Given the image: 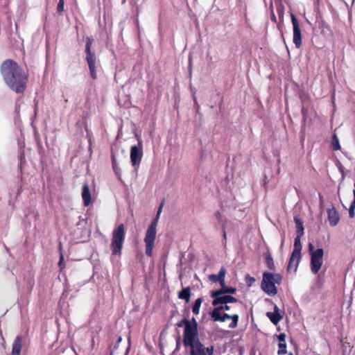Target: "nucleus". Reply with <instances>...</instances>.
<instances>
[{"label": "nucleus", "instance_id": "2f4dec72", "mask_svg": "<svg viewBox=\"0 0 355 355\" xmlns=\"http://www.w3.org/2000/svg\"><path fill=\"white\" fill-rule=\"evenodd\" d=\"M58 266L60 267V270H63L65 268V263L64 262V255L62 253H61L60 256V260L58 262Z\"/></svg>", "mask_w": 355, "mask_h": 355}, {"label": "nucleus", "instance_id": "393cba45", "mask_svg": "<svg viewBox=\"0 0 355 355\" xmlns=\"http://www.w3.org/2000/svg\"><path fill=\"white\" fill-rule=\"evenodd\" d=\"M294 220H295V223L296 224L297 234H299L300 236H303V234H304L303 222L300 218H298L297 217H295Z\"/></svg>", "mask_w": 355, "mask_h": 355}, {"label": "nucleus", "instance_id": "aec40b11", "mask_svg": "<svg viewBox=\"0 0 355 355\" xmlns=\"http://www.w3.org/2000/svg\"><path fill=\"white\" fill-rule=\"evenodd\" d=\"M178 298L184 300L187 303L190 301L191 296V288L189 286L183 288L182 291L178 292Z\"/></svg>", "mask_w": 355, "mask_h": 355}, {"label": "nucleus", "instance_id": "c9c22d12", "mask_svg": "<svg viewBox=\"0 0 355 355\" xmlns=\"http://www.w3.org/2000/svg\"><path fill=\"white\" fill-rule=\"evenodd\" d=\"M214 216H215V217L216 218V219L218 220V222L220 220H222V219L224 218V217H223V216H222V214L219 211H216L214 213Z\"/></svg>", "mask_w": 355, "mask_h": 355}, {"label": "nucleus", "instance_id": "6e6552de", "mask_svg": "<svg viewBox=\"0 0 355 355\" xmlns=\"http://www.w3.org/2000/svg\"><path fill=\"white\" fill-rule=\"evenodd\" d=\"M143 157V148L141 141H139V146L134 145L130 148V162L135 171L137 172Z\"/></svg>", "mask_w": 355, "mask_h": 355}, {"label": "nucleus", "instance_id": "f257e3e1", "mask_svg": "<svg viewBox=\"0 0 355 355\" xmlns=\"http://www.w3.org/2000/svg\"><path fill=\"white\" fill-rule=\"evenodd\" d=\"M0 72L6 84L11 89H25L28 73L15 61L6 59L0 66Z\"/></svg>", "mask_w": 355, "mask_h": 355}, {"label": "nucleus", "instance_id": "0eeeda50", "mask_svg": "<svg viewBox=\"0 0 355 355\" xmlns=\"http://www.w3.org/2000/svg\"><path fill=\"white\" fill-rule=\"evenodd\" d=\"M189 347V355H214V346L211 345L205 347V345L200 340L199 338L193 340V343H189L187 345Z\"/></svg>", "mask_w": 355, "mask_h": 355}, {"label": "nucleus", "instance_id": "e433bc0d", "mask_svg": "<svg viewBox=\"0 0 355 355\" xmlns=\"http://www.w3.org/2000/svg\"><path fill=\"white\" fill-rule=\"evenodd\" d=\"M230 306H228L227 304H224L221 306H216L214 309H221V311H222L223 310L228 311V310H230Z\"/></svg>", "mask_w": 355, "mask_h": 355}, {"label": "nucleus", "instance_id": "a878e982", "mask_svg": "<svg viewBox=\"0 0 355 355\" xmlns=\"http://www.w3.org/2000/svg\"><path fill=\"white\" fill-rule=\"evenodd\" d=\"M111 159H112V164L113 170L117 175H119L120 168L118 166V164L116 163V156L113 151H112V153H111Z\"/></svg>", "mask_w": 355, "mask_h": 355}, {"label": "nucleus", "instance_id": "412c9836", "mask_svg": "<svg viewBox=\"0 0 355 355\" xmlns=\"http://www.w3.org/2000/svg\"><path fill=\"white\" fill-rule=\"evenodd\" d=\"M263 257L265 258L267 267L270 270H274L275 268V266L271 254L269 252H266L263 254Z\"/></svg>", "mask_w": 355, "mask_h": 355}, {"label": "nucleus", "instance_id": "bb28decb", "mask_svg": "<svg viewBox=\"0 0 355 355\" xmlns=\"http://www.w3.org/2000/svg\"><path fill=\"white\" fill-rule=\"evenodd\" d=\"M277 12L279 16V21H283L284 20V6L279 3L278 5H277Z\"/></svg>", "mask_w": 355, "mask_h": 355}, {"label": "nucleus", "instance_id": "49530a36", "mask_svg": "<svg viewBox=\"0 0 355 355\" xmlns=\"http://www.w3.org/2000/svg\"><path fill=\"white\" fill-rule=\"evenodd\" d=\"M24 90H18V89H16L15 92L16 93H21V92H23Z\"/></svg>", "mask_w": 355, "mask_h": 355}, {"label": "nucleus", "instance_id": "c85d7f7f", "mask_svg": "<svg viewBox=\"0 0 355 355\" xmlns=\"http://www.w3.org/2000/svg\"><path fill=\"white\" fill-rule=\"evenodd\" d=\"M332 147L334 150H338L340 149V145L339 144V139L336 134H334L332 137Z\"/></svg>", "mask_w": 355, "mask_h": 355}, {"label": "nucleus", "instance_id": "f8f14e48", "mask_svg": "<svg viewBox=\"0 0 355 355\" xmlns=\"http://www.w3.org/2000/svg\"><path fill=\"white\" fill-rule=\"evenodd\" d=\"M266 315L275 325H277L283 318V314L280 312V310L277 305H275L274 306V311L267 312Z\"/></svg>", "mask_w": 355, "mask_h": 355}, {"label": "nucleus", "instance_id": "4c0bfd02", "mask_svg": "<svg viewBox=\"0 0 355 355\" xmlns=\"http://www.w3.org/2000/svg\"><path fill=\"white\" fill-rule=\"evenodd\" d=\"M354 208L355 207H353V205H351L349 209V214L350 218H353L354 216Z\"/></svg>", "mask_w": 355, "mask_h": 355}, {"label": "nucleus", "instance_id": "4be33fe9", "mask_svg": "<svg viewBox=\"0 0 355 355\" xmlns=\"http://www.w3.org/2000/svg\"><path fill=\"white\" fill-rule=\"evenodd\" d=\"M302 236H300L299 234H297L296 237L294 240V248L292 252L301 254L302 250V245L300 242L301 237Z\"/></svg>", "mask_w": 355, "mask_h": 355}, {"label": "nucleus", "instance_id": "f704fd0d", "mask_svg": "<svg viewBox=\"0 0 355 355\" xmlns=\"http://www.w3.org/2000/svg\"><path fill=\"white\" fill-rule=\"evenodd\" d=\"M277 339L279 343H286V334L284 333H282L277 336Z\"/></svg>", "mask_w": 355, "mask_h": 355}, {"label": "nucleus", "instance_id": "f03ea898", "mask_svg": "<svg viewBox=\"0 0 355 355\" xmlns=\"http://www.w3.org/2000/svg\"><path fill=\"white\" fill-rule=\"evenodd\" d=\"M164 200L161 202L157 211L155 218L152 220L149 226L148 227V229L146 232L145 236H144V243L146 246V254L151 257L153 256V250L155 247V239H156V235H157V226L158 220L159 218L160 214L162 210V207L164 205Z\"/></svg>", "mask_w": 355, "mask_h": 355}, {"label": "nucleus", "instance_id": "72a5a7b5", "mask_svg": "<svg viewBox=\"0 0 355 355\" xmlns=\"http://www.w3.org/2000/svg\"><path fill=\"white\" fill-rule=\"evenodd\" d=\"M238 300L232 296V295H227V303H235V302H237Z\"/></svg>", "mask_w": 355, "mask_h": 355}, {"label": "nucleus", "instance_id": "6ab92c4d", "mask_svg": "<svg viewBox=\"0 0 355 355\" xmlns=\"http://www.w3.org/2000/svg\"><path fill=\"white\" fill-rule=\"evenodd\" d=\"M82 198L85 206L87 207L91 203V194L89 191V187L87 183L84 184L83 186Z\"/></svg>", "mask_w": 355, "mask_h": 355}, {"label": "nucleus", "instance_id": "ddd939ff", "mask_svg": "<svg viewBox=\"0 0 355 355\" xmlns=\"http://www.w3.org/2000/svg\"><path fill=\"white\" fill-rule=\"evenodd\" d=\"M227 295H224V293L218 294V290L212 291L211 293V297L213 298L212 305L218 306L227 304Z\"/></svg>", "mask_w": 355, "mask_h": 355}, {"label": "nucleus", "instance_id": "7c9ffc66", "mask_svg": "<svg viewBox=\"0 0 355 355\" xmlns=\"http://www.w3.org/2000/svg\"><path fill=\"white\" fill-rule=\"evenodd\" d=\"M64 0H59L57 6V11L58 13L62 14L64 12Z\"/></svg>", "mask_w": 355, "mask_h": 355}, {"label": "nucleus", "instance_id": "473e14b6", "mask_svg": "<svg viewBox=\"0 0 355 355\" xmlns=\"http://www.w3.org/2000/svg\"><path fill=\"white\" fill-rule=\"evenodd\" d=\"M227 223H228V220L226 218H224L223 219H222V220L219 221V223L220 224L221 227H222V230H226Z\"/></svg>", "mask_w": 355, "mask_h": 355}, {"label": "nucleus", "instance_id": "58836bf2", "mask_svg": "<svg viewBox=\"0 0 355 355\" xmlns=\"http://www.w3.org/2000/svg\"><path fill=\"white\" fill-rule=\"evenodd\" d=\"M121 340H122V338L121 336H119L116 340V343H115V345L114 346V349H116L118 348Z\"/></svg>", "mask_w": 355, "mask_h": 355}, {"label": "nucleus", "instance_id": "de8ad7c7", "mask_svg": "<svg viewBox=\"0 0 355 355\" xmlns=\"http://www.w3.org/2000/svg\"><path fill=\"white\" fill-rule=\"evenodd\" d=\"M288 355H293L292 352H290Z\"/></svg>", "mask_w": 355, "mask_h": 355}, {"label": "nucleus", "instance_id": "f3484780", "mask_svg": "<svg viewBox=\"0 0 355 355\" xmlns=\"http://www.w3.org/2000/svg\"><path fill=\"white\" fill-rule=\"evenodd\" d=\"M328 220L331 226H336L339 221V215L335 207L327 209Z\"/></svg>", "mask_w": 355, "mask_h": 355}, {"label": "nucleus", "instance_id": "79ce46f5", "mask_svg": "<svg viewBox=\"0 0 355 355\" xmlns=\"http://www.w3.org/2000/svg\"><path fill=\"white\" fill-rule=\"evenodd\" d=\"M249 279L250 284L251 285L252 282H254L255 281V279L254 277H250L249 275L246 276V279Z\"/></svg>", "mask_w": 355, "mask_h": 355}, {"label": "nucleus", "instance_id": "1a4fd4ad", "mask_svg": "<svg viewBox=\"0 0 355 355\" xmlns=\"http://www.w3.org/2000/svg\"><path fill=\"white\" fill-rule=\"evenodd\" d=\"M291 22L293 31V43L297 49L302 46V33L299 21L293 13L291 14Z\"/></svg>", "mask_w": 355, "mask_h": 355}, {"label": "nucleus", "instance_id": "cd10ccee", "mask_svg": "<svg viewBox=\"0 0 355 355\" xmlns=\"http://www.w3.org/2000/svg\"><path fill=\"white\" fill-rule=\"evenodd\" d=\"M239 316L238 314H233L231 315L232 322L229 324V327L231 329H234L238 326Z\"/></svg>", "mask_w": 355, "mask_h": 355}, {"label": "nucleus", "instance_id": "c03bdc74", "mask_svg": "<svg viewBox=\"0 0 355 355\" xmlns=\"http://www.w3.org/2000/svg\"><path fill=\"white\" fill-rule=\"evenodd\" d=\"M59 251H60V254H61V253H62V246L61 242L59 243Z\"/></svg>", "mask_w": 355, "mask_h": 355}, {"label": "nucleus", "instance_id": "9b49d317", "mask_svg": "<svg viewBox=\"0 0 355 355\" xmlns=\"http://www.w3.org/2000/svg\"><path fill=\"white\" fill-rule=\"evenodd\" d=\"M301 259V254L292 252L287 266L288 272H295Z\"/></svg>", "mask_w": 355, "mask_h": 355}, {"label": "nucleus", "instance_id": "c756f323", "mask_svg": "<svg viewBox=\"0 0 355 355\" xmlns=\"http://www.w3.org/2000/svg\"><path fill=\"white\" fill-rule=\"evenodd\" d=\"M279 349L277 351L278 355H282L286 354V343H279L278 344Z\"/></svg>", "mask_w": 355, "mask_h": 355}, {"label": "nucleus", "instance_id": "a19ab883", "mask_svg": "<svg viewBox=\"0 0 355 355\" xmlns=\"http://www.w3.org/2000/svg\"><path fill=\"white\" fill-rule=\"evenodd\" d=\"M270 19H271L273 22H275V23H276V22H277V18H276L275 15V13H274V12H273L272 10L271 11Z\"/></svg>", "mask_w": 355, "mask_h": 355}, {"label": "nucleus", "instance_id": "dca6fc26", "mask_svg": "<svg viewBox=\"0 0 355 355\" xmlns=\"http://www.w3.org/2000/svg\"><path fill=\"white\" fill-rule=\"evenodd\" d=\"M177 326L178 327H184V331H183V345L184 347H187V345L189 344V334H188V329L189 327V320L187 318L182 319L180 322H179L177 324Z\"/></svg>", "mask_w": 355, "mask_h": 355}, {"label": "nucleus", "instance_id": "20e7f679", "mask_svg": "<svg viewBox=\"0 0 355 355\" xmlns=\"http://www.w3.org/2000/svg\"><path fill=\"white\" fill-rule=\"evenodd\" d=\"M125 225L121 223L112 232L110 248L113 255H121V250L125 241Z\"/></svg>", "mask_w": 355, "mask_h": 355}, {"label": "nucleus", "instance_id": "a18cd8bd", "mask_svg": "<svg viewBox=\"0 0 355 355\" xmlns=\"http://www.w3.org/2000/svg\"><path fill=\"white\" fill-rule=\"evenodd\" d=\"M351 205H353V207H355V196H354V200Z\"/></svg>", "mask_w": 355, "mask_h": 355}, {"label": "nucleus", "instance_id": "4468645a", "mask_svg": "<svg viewBox=\"0 0 355 355\" xmlns=\"http://www.w3.org/2000/svg\"><path fill=\"white\" fill-rule=\"evenodd\" d=\"M226 275V270L222 267L218 275L211 274L209 276V279L214 283L219 282L220 286L225 284V277Z\"/></svg>", "mask_w": 355, "mask_h": 355}, {"label": "nucleus", "instance_id": "5701e85b", "mask_svg": "<svg viewBox=\"0 0 355 355\" xmlns=\"http://www.w3.org/2000/svg\"><path fill=\"white\" fill-rule=\"evenodd\" d=\"M236 292V289L234 287L231 286H226L225 284H223V286H221V288L218 290V294L219 293H230V294H234Z\"/></svg>", "mask_w": 355, "mask_h": 355}, {"label": "nucleus", "instance_id": "ea45409f", "mask_svg": "<svg viewBox=\"0 0 355 355\" xmlns=\"http://www.w3.org/2000/svg\"><path fill=\"white\" fill-rule=\"evenodd\" d=\"M302 116H303V122L305 123L306 119V111L305 110L304 108H302Z\"/></svg>", "mask_w": 355, "mask_h": 355}, {"label": "nucleus", "instance_id": "7ed1b4c3", "mask_svg": "<svg viewBox=\"0 0 355 355\" xmlns=\"http://www.w3.org/2000/svg\"><path fill=\"white\" fill-rule=\"evenodd\" d=\"M282 280V276L279 273L264 272L263 273L261 288L266 294L274 296L277 293L275 284H280Z\"/></svg>", "mask_w": 355, "mask_h": 355}, {"label": "nucleus", "instance_id": "a211bd4d", "mask_svg": "<svg viewBox=\"0 0 355 355\" xmlns=\"http://www.w3.org/2000/svg\"><path fill=\"white\" fill-rule=\"evenodd\" d=\"M22 349V337L17 336L12 345L11 355H21Z\"/></svg>", "mask_w": 355, "mask_h": 355}, {"label": "nucleus", "instance_id": "09e8293b", "mask_svg": "<svg viewBox=\"0 0 355 355\" xmlns=\"http://www.w3.org/2000/svg\"><path fill=\"white\" fill-rule=\"evenodd\" d=\"M334 94H334V93L332 94V98H334Z\"/></svg>", "mask_w": 355, "mask_h": 355}, {"label": "nucleus", "instance_id": "423d86ee", "mask_svg": "<svg viewBox=\"0 0 355 355\" xmlns=\"http://www.w3.org/2000/svg\"><path fill=\"white\" fill-rule=\"evenodd\" d=\"M308 248L311 256V270L314 275H316L323 263L324 250L322 248L315 250L314 245L311 243H309Z\"/></svg>", "mask_w": 355, "mask_h": 355}, {"label": "nucleus", "instance_id": "37998d69", "mask_svg": "<svg viewBox=\"0 0 355 355\" xmlns=\"http://www.w3.org/2000/svg\"><path fill=\"white\" fill-rule=\"evenodd\" d=\"M223 239L225 240V243H226V239H227L226 230H223Z\"/></svg>", "mask_w": 355, "mask_h": 355}, {"label": "nucleus", "instance_id": "2eb2a0df", "mask_svg": "<svg viewBox=\"0 0 355 355\" xmlns=\"http://www.w3.org/2000/svg\"><path fill=\"white\" fill-rule=\"evenodd\" d=\"M231 315L228 313L221 315V309H214L211 313V317L215 322H225L227 319H231Z\"/></svg>", "mask_w": 355, "mask_h": 355}, {"label": "nucleus", "instance_id": "39448f33", "mask_svg": "<svg viewBox=\"0 0 355 355\" xmlns=\"http://www.w3.org/2000/svg\"><path fill=\"white\" fill-rule=\"evenodd\" d=\"M94 42L92 37H87L85 40L86 61L89 67L90 75L93 79L97 78L96 69L98 65L96 55L92 51V46Z\"/></svg>", "mask_w": 355, "mask_h": 355}, {"label": "nucleus", "instance_id": "9d476101", "mask_svg": "<svg viewBox=\"0 0 355 355\" xmlns=\"http://www.w3.org/2000/svg\"><path fill=\"white\" fill-rule=\"evenodd\" d=\"M189 325L188 334L189 343H193V340L198 338V324L195 318H192L191 320H189Z\"/></svg>", "mask_w": 355, "mask_h": 355}, {"label": "nucleus", "instance_id": "b1692460", "mask_svg": "<svg viewBox=\"0 0 355 355\" xmlns=\"http://www.w3.org/2000/svg\"><path fill=\"white\" fill-rule=\"evenodd\" d=\"M203 300L202 297L196 299L192 305V312L195 315H198L200 312V308L202 304Z\"/></svg>", "mask_w": 355, "mask_h": 355}]
</instances>
